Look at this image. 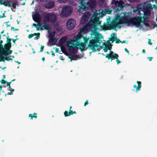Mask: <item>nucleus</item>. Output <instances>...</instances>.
Segmentation results:
<instances>
[{
    "label": "nucleus",
    "instance_id": "obj_1",
    "mask_svg": "<svg viewBox=\"0 0 157 157\" xmlns=\"http://www.w3.org/2000/svg\"><path fill=\"white\" fill-rule=\"evenodd\" d=\"M94 29L91 30V40H90L88 47L87 48H89V49L92 50L93 52H96L98 50L99 44L100 45L102 42V39L103 37L101 34L98 32V28H91Z\"/></svg>",
    "mask_w": 157,
    "mask_h": 157
},
{
    "label": "nucleus",
    "instance_id": "obj_2",
    "mask_svg": "<svg viewBox=\"0 0 157 157\" xmlns=\"http://www.w3.org/2000/svg\"><path fill=\"white\" fill-rule=\"evenodd\" d=\"M82 36H83L81 34L78 35L74 37L72 40L67 41L66 47L69 52H71L73 54L77 52L78 48L76 47V46L79 45L80 43L79 40Z\"/></svg>",
    "mask_w": 157,
    "mask_h": 157
},
{
    "label": "nucleus",
    "instance_id": "obj_3",
    "mask_svg": "<svg viewBox=\"0 0 157 157\" xmlns=\"http://www.w3.org/2000/svg\"><path fill=\"white\" fill-rule=\"evenodd\" d=\"M96 4L97 2L95 0H89L87 2L84 1L83 3L82 1H81L80 3L81 6H78L79 8V12L83 14L84 11H87L90 9L93 12V9L95 7Z\"/></svg>",
    "mask_w": 157,
    "mask_h": 157
},
{
    "label": "nucleus",
    "instance_id": "obj_4",
    "mask_svg": "<svg viewBox=\"0 0 157 157\" xmlns=\"http://www.w3.org/2000/svg\"><path fill=\"white\" fill-rule=\"evenodd\" d=\"M157 5V3L152 0L150 2L144 3L142 8V11L144 12V16H149L151 14V9L154 8L153 5Z\"/></svg>",
    "mask_w": 157,
    "mask_h": 157
},
{
    "label": "nucleus",
    "instance_id": "obj_5",
    "mask_svg": "<svg viewBox=\"0 0 157 157\" xmlns=\"http://www.w3.org/2000/svg\"><path fill=\"white\" fill-rule=\"evenodd\" d=\"M117 20L118 21V23L119 25L125 24H128V26L131 25H133L134 22L133 17H129L125 15H124L122 17L119 16L117 18L116 20Z\"/></svg>",
    "mask_w": 157,
    "mask_h": 157
},
{
    "label": "nucleus",
    "instance_id": "obj_6",
    "mask_svg": "<svg viewBox=\"0 0 157 157\" xmlns=\"http://www.w3.org/2000/svg\"><path fill=\"white\" fill-rule=\"evenodd\" d=\"M125 6V2L121 0L117 1L111 5V7L113 11L117 12L123 9Z\"/></svg>",
    "mask_w": 157,
    "mask_h": 157
},
{
    "label": "nucleus",
    "instance_id": "obj_7",
    "mask_svg": "<svg viewBox=\"0 0 157 157\" xmlns=\"http://www.w3.org/2000/svg\"><path fill=\"white\" fill-rule=\"evenodd\" d=\"M44 19L45 21L54 24L57 21L58 17L54 13H48L45 14Z\"/></svg>",
    "mask_w": 157,
    "mask_h": 157
},
{
    "label": "nucleus",
    "instance_id": "obj_8",
    "mask_svg": "<svg viewBox=\"0 0 157 157\" xmlns=\"http://www.w3.org/2000/svg\"><path fill=\"white\" fill-rule=\"evenodd\" d=\"M107 23L105 22L104 23L103 26H101L102 30H111L112 29H114L119 25L118 23L116 21H113L111 22L110 24H109V21H107Z\"/></svg>",
    "mask_w": 157,
    "mask_h": 157
},
{
    "label": "nucleus",
    "instance_id": "obj_9",
    "mask_svg": "<svg viewBox=\"0 0 157 157\" xmlns=\"http://www.w3.org/2000/svg\"><path fill=\"white\" fill-rule=\"evenodd\" d=\"M134 22L133 25H135L137 28H141L142 25L140 24L141 23L144 24V25L146 23L144 20H143L142 17H133Z\"/></svg>",
    "mask_w": 157,
    "mask_h": 157
},
{
    "label": "nucleus",
    "instance_id": "obj_10",
    "mask_svg": "<svg viewBox=\"0 0 157 157\" xmlns=\"http://www.w3.org/2000/svg\"><path fill=\"white\" fill-rule=\"evenodd\" d=\"M72 11V8L69 6H66L63 8L61 12V16L63 17H67L69 16Z\"/></svg>",
    "mask_w": 157,
    "mask_h": 157
},
{
    "label": "nucleus",
    "instance_id": "obj_11",
    "mask_svg": "<svg viewBox=\"0 0 157 157\" xmlns=\"http://www.w3.org/2000/svg\"><path fill=\"white\" fill-rule=\"evenodd\" d=\"M101 21H99V18L97 17H94L93 20L88 23V26L90 28H95L98 25H100Z\"/></svg>",
    "mask_w": 157,
    "mask_h": 157
},
{
    "label": "nucleus",
    "instance_id": "obj_12",
    "mask_svg": "<svg viewBox=\"0 0 157 157\" xmlns=\"http://www.w3.org/2000/svg\"><path fill=\"white\" fill-rule=\"evenodd\" d=\"M76 24L75 20L70 18L68 19L67 22L66 26L68 29L71 30L74 29Z\"/></svg>",
    "mask_w": 157,
    "mask_h": 157
},
{
    "label": "nucleus",
    "instance_id": "obj_13",
    "mask_svg": "<svg viewBox=\"0 0 157 157\" xmlns=\"http://www.w3.org/2000/svg\"><path fill=\"white\" fill-rule=\"evenodd\" d=\"M82 17L80 20V23L81 24H84L87 22L90 17V13L89 12L84 11Z\"/></svg>",
    "mask_w": 157,
    "mask_h": 157
},
{
    "label": "nucleus",
    "instance_id": "obj_14",
    "mask_svg": "<svg viewBox=\"0 0 157 157\" xmlns=\"http://www.w3.org/2000/svg\"><path fill=\"white\" fill-rule=\"evenodd\" d=\"M33 20L35 22H40L41 21V17L39 13L37 12L32 15Z\"/></svg>",
    "mask_w": 157,
    "mask_h": 157
},
{
    "label": "nucleus",
    "instance_id": "obj_15",
    "mask_svg": "<svg viewBox=\"0 0 157 157\" xmlns=\"http://www.w3.org/2000/svg\"><path fill=\"white\" fill-rule=\"evenodd\" d=\"M107 42L108 43V44L106 45L105 47H103V50L105 52H107L108 50H111L112 46V45L110 42L109 40H108Z\"/></svg>",
    "mask_w": 157,
    "mask_h": 157
},
{
    "label": "nucleus",
    "instance_id": "obj_16",
    "mask_svg": "<svg viewBox=\"0 0 157 157\" xmlns=\"http://www.w3.org/2000/svg\"><path fill=\"white\" fill-rule=\"evenodd\" d=\"M7 44H5L4 45V48L3 47V46L0 43V49L2 52L5 51L8 49H9L11 47V45H7Z\"/></svg>",
    "mask_w": 157,
    "mask_h": 157
},
{
    "label": "nucleus",
    "instance_id": "obj_17",
    "mask_svg": "<svg viewBox=\"0 0 157 157\" xmlns=\"http://www.w3.org/2000/svg\"><path fill=\"white\" fill-rule=\"evenodd\" d=\"M54 3L52 1H50L46 4L45 7L48 9H52L54 7Z\"/></svg>",
    "mask_w": 157,
    "mask_h": 157
},
{
    "label": "nucleus",
    "instance_id": "obj_18",
    "mask_svg": "<svg viewBox=\"0 0 157 157\" xmlns=\"http://www.w3.org/2000/svg\"><path fill=\"white\" fill-rule=\"evenodd\" d=\"M119 57L118 55L117 54H114V55H106L105 56L108 59H111V61L113 60H114L117 58V57Z\"/></svg>",
    "mask_w": 157,
    "mask_h": 157
},
{
    "label": "nucleus",
    "instance_id": "obj_19",
    "mask_svg": "<svg viewBox=\"0 0 157 157\" xmlns=\"http://www.w3.org/2000/svg\"><path fill=\"white\" fill-rule=\"evenodd\" d=\"M86 45V44H85L84 43H79V44L78 45H77L76 47L77 46H78L80 49L81 50V51H83L85 50H86V49H87V48H86V49H85V46Z\"/></svg>",
    "mask_w": 157,
    "mask_h": 157
},
{
    "label": "nucleus",
    "instance_id": "obj_20",
    "mask_svg": "<svg viewBox=\"0 0 157 157\" xmlns=\"http://www.w3.org/2000/svg\"><path fill=\"white\" fill-rule=\"evenodd\" d=\"M138 84V86H137L136 85H134L133 86V88H136V91L137 92L138 91L140 90V88L141 87V82L140 81H137L136 82Z\"/></svg>",
    "mask_w": 157,
    "mask_h": 157
},
{
    "label": "nucleus",
    "instance_id": "obj_21",
    "mask_svg": "<svg viewBox=\"0 0 157 157\" xmlns=\"http://www.w3.org/2000/svg\"><path fill=\"white\" fill-rule=\"evenodd\" d=\"M34 36H36L35 38L36 40H38L40 38V33H34L30 34L28 35V38L29 39H31Z\"/></svg>",
    "mask_w": 157,
    "mask_h": 157
},
{
    "label": "nucleus",
    "instance_id": "obj_22",
    "mask_svg": "<svg viewBox=\"0 0 157 157\" xmlns=\"http://www.w3.org/2000/svg\"><path fill=\"white\" fill-rule=\"evenodd\" d=\"M69 58L71 59L70 61H72V60H76L78 59H79L80 58L79 57V55L77 54L75 55H70L69 56Z\"/></svg>",
    "mask_w": 157,
    "mask_h": 157
},
{
    "label": "nucleus",
    "instance_id": "obj_23",
    "mask_svg": "<svg viewBox=\"0 0 157 157\" xmlns=\"http://www.w3.org/2000/svg\"><path fill=\"white\" fill-rule=\"evenodd\" d=\"M12 52V51L10 50L9 49L5 51L1 52V54L3 56H6L10 54Z\"/></svg>",
    "mask_w": 157,
    "mask_h": 157
},
{
    "label": "nucleus",
    "instance_id": "obj_24",
    "mask_svg": "<svg viewBox=\"0 0 157 157\" xmlns=\"http://www.w3.org/2000/svg\"><path fill=\"white\" fill-rule=\"evenodd\" d=\"M67 37L66 36H64L59 39V44L61 45L63 44L65 41L67 40Z\"/></svg>",
    "mask_w": 157,
    "mask_h": 157
},
{
    "label": "nucleus",
    "instance_id": "obj_25",
    "mask_svg": "<svg viewBox=\"0 0 157 157\" xmlns=\"http://www.w3.org/2000/svg\"><path fill=\"white\" fill-rule=\"evenodd\" d=\"M61 51L65 55H68V52L66 50V48L65 46H62L61 47Z\"/></svg>",
    "mask_w": 157,
    "mask_h": 157
},
{
    "label": "nucleus",
    "instance_id": "obj_26",
    "mask_svg": "<svg viewBox=\"0 0 157 157\" xmlns=\"http://www.w3.org/2000/svg\"><path fill=\"white\" fill-rule=\"evenodd\" d=\"M11 2L10 1L7 0L6 1H4V2L3 5L6 6L11 7Z\"/></svg>",
    "mask_w": 157,
    "mask_h": 157
},
{
    "label": "nucleus",
    "instance_id": "obj_27",
    "mask_svg": "<svg viewBox=\"0 0 157 157\" xmlns=\"http://www.w3.org/2000/svg\"><path fill=\"white\" fill-rule=\"evenodd\" d=\"M88 31L87 27L85 26L80 30V32L82 33H86Z\"/></svg>",
    "mask_w": 157,
    "mask_h": 157
},
{
    "label": "nucleus",
    "instance_id": "obj_28",
    "mask_svg": "<svg viewBox=\"0 0 157 157\" xmlns=\"http://www.w3.org/2000/svg\"><path fill=\"white\" fill-rule=\"evenodd\" d=\"M37 113H34L33 114H30L29 115V117H30V119L33 120V118H35L36 119L37 117V116L36 115Z\"/></svg>",
    "mask_w": 157,
    "mask_h": 157
},
{
    "label": "nucleus",
    "instance_id": "obj_29",
    "mask_svg": "<svg viewBox=\"0 0 157 157\" xmlns=\"http://www.w3.org/2000/svg\"><path fill=\"white\" fill-rule=\"evenodd\" d=\"M57 40L58 39L57 38L54 37L50 39L49 42L52 43H54V44H55L57 42Z\"/></svg>",
    "mask_w": 157,
    "mask_h": 157
},
{
    "label": "nucleus",
    "instance_id": "obj_30",
    "mask_svg": "<svg viewBox=\"0 0 157 157\" xmlns=\"http://www.w3.org/2000/svg\"><path fill=\"white\" fill-rule=\"evenodd\" d=\"M55 31H53L50 33H49L48 37L50 38V39L55 37Z\"/></svg>",
    "mask_w": 157,
    "mask_h": 157
},
{
    "label": "nucleus",
    "instance_id": "obj_31",
    "mask_svg": "<svg viewBox=\"0 0 157 157\" xmlns=\"http://www.w3.org/2000/svg\"><path fill=\"white\" fill-rule=\"evenodd\" d=\"M82 38L84 42L83 43L86 44L89 40V38H87L86 36H82Z\"/></svg>",
    "mask_w": 157,
    "mask_h": 157
},
{
    "label": "nucleus",
    "instance_id": "obj_32",
    "mask_svg": "<svg viewBox=\"0 0 157 157\" xmlns=\"http://www.w3.org/2000/svg\"><path fill=\"white\" fill-rule=\"evenodd\" d=\"M105 12L108 14H111L112 12V10L109 8H105Z\"/></svg>",
    "mask_w": 157,
    "mask_h": 157
},
{
    "label": "nucleus",
    "instance_id": "obj_33",
    "mask_svg": "<svg viewBox=\"0 0 157 157\" xmlns=\"http://www.w3.org/2000/svg\"><path fill=\"white\" fill-rule=\"evenodd\" d=\"M4 56L1 54V52L0 53V62L2 61L5 62L6 59H5V57H4Z\"/></svg>",
    "mask_w": 157,
    "mask_h": 157
},
{
    "label": "nucleus",
    "instance_id": "obj_34",
    "mask_svg": "<svg viewBox=\"0 0 157 157\" xmlns=\"http://www.w3.org/2000/svg\"><path fill=\"white\" fill-rule=\"evenodd\" d=\"M9 37L8 36L7 37L6 42L7 43L6 44H7V45H11V39L9 38Z\"/></svg>",
    "mask_w": 157,
    "mask_h": 157
},
{
    "label": "nucleus",
    "instance_id": "obj_35",
    "mask_svg": "<svg viewBox=\"0 0 157 157\" xmlns=\"http://www.w3.org/2000/svg\"><path fill=\"white\" fill-rule=\"evenodd\" d=\"M17 2H15L14 3L11 4V7L12 6L13 9H15L16 8Z\"/></svg>",
    "mask_w": 157,
    "mask_h": 157
},
{
    "label": "nucleus",
    "instance_id": "obj_36",
    "mask_svg": "<svg viewBox=\"0 0 157 157\" xmlns=\"http://www.w3.org/2000/svg\"><path fill=\"white\" fill-rule=\"evenodd\" d=\"M10 89H8V90H9L11 92L10 93H8V94L9 95H12L13 94V92L14 91V89H12L11 87H10V88H9Z\"/></svg>",
    "mask_w": 157,
    "mask_h": 157
},
{
    "label": "nucleus",
    "instance_id": "obj_37",
    "mask_svg": "<svg viewBox=\"0 0 157 157\" xmlns=\"http://www.w3.org/2000/svg\"><path fill=\"white\" fill-rule=\"evenodd\" d=\"M112 34L113 35V38H109V39H110V40L112 42V43H113L114 41L115 40V38L114 36H115V34L114 33H112Z\"/></svg>",
    "mask_w": 157,
    "mask_h": 157
},
{
    "label": "nucleus",
    "instance_id": "obj_38",
    "mask_svg": "<svg viewBox=\"0 0 157 157\" xmlns=\"http://www.w3.org/2000/svg\"><path fill=\"white\" fill-rule=\"evenodd\" d=\"M43 27L44 29L48 30L49 29V28L48 25H43Z\"/></svg>",
    "mask_w": 157,
    "mask_h": 157
},
{
    "label": "nucleus",
    "instance_id": "obj_39",
    "mask_svg": "<svg viewBox=\"0 0 157 157\" xmlns=\"http://www.w3.org/2000/svg\"><path fill=\"white\" fill-rule=\"evenodd\" d=\"M115 40L116 41V44H119L121 42V41L119 39H117V37H115Z\"/></svg>",
    "mask_w": 157,
    "mask_h": 157
},
{
    "label": "nucleus",
    "instance_id": "obj_40",
    "mask_svg": "<svg viewBox=\"0 0 157 157\" xmlns=\"http://www.w3.org/2000/svg\"><path fill=\"white\" fill-rule=\"evenodd\" d=\"M10 56L8 57H5V59L7 61H9L10 60H12L13 59L10 58Z\"/></svg>",
    "mask_w": 157,
    "mask_h": 157
},
{
    "label": "nucleus",
    "instance_id": "obj_41",
    "mask_svg": "<svg viewBox=\"0 0 157 157\" xmlns=\"http://www.w3.org/2000/svg\"><path fill=\"white\" fill-rule=\"evenodd\" d=\"M64 115L65 116V117H67L69 116V112L67 111H65L64 112Z\"/></svg>",
    "mask_w": 157,
    "mask_h": 157
},
{
    "label": "nucleus",
    "instance_id": "obj_42",
    "mask_svg": "<svg viewBox=\"0 0 157 157\" xmlns=\"http://www.w3.org/2000/svg\"><path fill=\"white\" fill-rule=\"evenodd\" d=\"M7 82L6 81H5L3 79H2V80H1L0 81V82L2 84H6V83Z\"/></svg>",
    "mask_w": 157,
    "mask_h": 157
},
{
    "label": "nucleus",
    "instance_id": "obj_43",
    "mask_svg": "<svg viewBox=\"0 0 157 157\" xmlns=\"http://www.w3.org/2000/svg\"><path fill=\"white\" fill-rule=\"evenodd\" d=\"M116 54L114 53L113 51H110L109 54H107L106 55H114V54Z\"/></svg>",
    "mask_w": 157,
    "mask_h": 157
},
{
    "label": "nucleus",
    "instance_id": "obj_44",
    "mask_svg": "<svg viewBox=\"0 0 157 157\" xmlns=\"http://www.w3.org/2000/svg\"><path fill=\"white\" fill-rule=\"evenodd\" d=\"M6 12V11H4V13L2 14H3L2 15L0 16V19L1 18H2L3 17H6V16H5V13Z\"/></svg>",
    "mask_w": 157,
    "mask_h": 157
},
{
    "label": "nucleus",
    "instance_id": "obj_45",
    "mask_svg": "<svg viewBox=\"0 0 157 157\" xmlns=\"http://www.w3.org/2000/svg\"><path fill=\"white\" fill-rule=\"evenodd\" d=\"M93 15L94 17H97V16L98 15V12L97 10H96L93 13Z\"/></svg>",
    "mask_w": 157,
    "mask_h": 157
},
{
    "label": "nucleus",
    "instance_id": "obj_46",
    "mask_svg": "<svg viewBox=\"0 0 157 157\" xmlns=\"http://www.w3.org/2000/svg\"><path fill=\"white\" fill-rule=\"evenodd\" d=\"M12 82V81H11L10 82H6V84H7V86H8L9 88H10V83H11Z\"/></svg>",
    "mask_w": 157,
    "mask_h": 157
},
{
    "label": "nucleus",
    "instance_id": "obj_47",
    "mask_svg": "<svg viewBox=\"0 0 157 157\" xmlns=\"http://www.w3.org/2000/svg\"><path fill=\"white\" fill-rule=\"evenodd\" d=\"M69 0H60V1L63 3H66Z\"/></svg>",
    "mask_w": 157,
    "mask_h": 157
},
{
    "label": "nucleus",
    "instance_id": "obj_48",
    "mask_svg": "<svg viewBox=\"0 0 157 157\" xmlns=\"http://www.w3.org/2000/svg\"><path fill=\"white\" fill-rule=\"evenodd\" d=\"M116 59V62H117V64H119L121 63V61L119 60L118 59V57H117Z\"/></svg>",
    "mask_w": 157,
    "mask_h": 157
},
{
    "label": "nucleus",
    "instance_id": "obj_49",
    "mask_svg": "<svg viewBox=\"0 0 157 157\" xmlns=\"http://www.w3.org/2000/svg\"><path fill=\"white\" fill-rule=\"evenodd\" d=\"M44 48V46L41 45L40 50V52H42L43 51Z\"/></svg>",
    "mask_w": 157,
    "mask_h": 157
},
{
    "label": "nucleus",
    "instance_id": "obj_50",
    "mask_svg": "<svg viewBox=\"0 0 157 157\" xmlns=\"http://www.w3.org/2000/svg\"><path fill=\"white\" fill-rule=\"evenodd\" d=\"M72 113H73L72 110L70 109V110L69 112V113H68L69 115V116H70L71 115H72L73 114Z\"/></svg>",
    "mask_w": 157,
    "mask_h": 157
},
{
    "label": "nucleus",
    "instance_id": "obj_51",
    "mask_svg": "<svg viewBox=\"0 0 157 157\" xmlns=\"http://www.w3.org/2000/svg\"><path fill=\"white\" fill-rule=\"evenodd\" d=\"M148 43L150 44V45H151L152 44V43L151 42V40L150 39H148Z\"/></svg>",
    "mask_w": 157,
    "mask_h": 157
},
{
    "label": "nucleus",
    "instance_id": "obj_52",
    "mask_svg": "<svg viewBox=\"0 0 157 157\" xmlns=\"http://www.w3.org/2000/svg\"><path fill=\"white\" fill-rule=\"evenodd\" d=\"M89 104L88 103V100H86V101L85 102L84 104V106H85L87 105H88Z\"/></svg>",
    "mask_w": 157,
    "mask_h": 157
},
{
    "label": "nucleus",
    "instance_id": "obj_53",
    "mask_svg": "<svg viewBox=\"0 0 157 157\" xmlns=\"http://www.w3.org/2000/svg\"><path fill=\"white\" fill-rule=\"evenodd\" d=\"M105 0H99V3H101L102 4H103L105 2Z\"/></svg>",
    "mask_w": 157,
    "mask_h": 157
},
{
    "label": "nucleus",
    "instance_id": "obj_54",
    "mask_svg": "<svg viewBox=\"0 0 157 157\" xmlns=\"http://www.w3.org/2000/svg\"><path fill=\"white\" fill-rule=\"evenodd\" d=\"M17 40H18V39L17 38L16 39H11V40L13 41V43L14 44L15 43L16 41Z\"/></svg>",
    "mask_w": 157,
    "mask_h": 157
},
{
    "label": "nucleus",
    "instance_id": "obj_55",
    "mask_svg": "<svg viewBox=\"0 0 157 157\" xmlns=\"http://www.w3.org/2000/svg\"><path fill=\"white\" fill-rule=\"evenodd\" d=\"M138 8H137L136 9L133 10V13H136V12L138 11Z\"/></svg>",
    "mask_w": 157,
    "mask_h": 157
},
{
    "label": "nucleus",
    "instance_id": "obj_56",
    "mask_svg": "<svg viewBox=\"0 0 157 157\" xmlns=\"http://www.w3.org/2000/svg\"><path fill=\"white\" fill-rule=\"evenodd\" d=\"M144 25L147 28H148V27H149L150 26V25L148 23H145Z\"/></svg>",
    "mask_w": 157,
    "mask_h": 157
},
{
    "label": "nucleus",
    "instance_id": "obj_57",
    "mask_svg": "<svg viewBox=\"0 0 157 157\" xmlns=\"http://www.w3.org/2000/svg\"><path fill=\"white\" fill-rule=\"evenodd\" d=\"M37 26L40 27L41 26V23L40 22H37Z\"/></svg>",
    "mask_w": 157,
    "mask_h": 157
},
{
    "label": "nucleus",
    "instance_id": "obj_58",
    "mask_svg": "<svg viewBox=\"0 0 157 157\" xmlns=\"http://www.w3.org/2000/svg\"><path fill=\"white\" fill-rule=\"evenodd\" d=\"M124 50H125V51L127 52V53H128V54H129V51H128V50L126 48H125L124 49Z\"/></svg>",
    "mask_w": 157,
    "mask_h": 157
},
{
    "label": "nucleus",
    "instance_id": "obj_59",
    "mask_svg": "<svg viewBox=\"0 0 157 157\" xmlns=\"http://www.w3.org/2000/svg\"><path fill=\"white\" fill-rule=\"evenodd\" d=\"M147 59H149V60L150 61H151L152 59H153V57H147Z\"/></svg>",
    "mask_w": 157,
    "mask_h": 157
},
{
    "label": "nucleus",
    "instance_id": "obj_60",
    "mask_svg": "<svg viewBox=\"0 0 157 157\" xmlns=\"http://www.w3.org/2000/svg\"><path fill=\"white\" fill-rule=\"evenodd\" d=\"M117 1V0H112V1L111 2V4L112 5L113 4V3H114L115 2H116V1Z\"/></svg>",
    "mask_w": 157,
    "mask_h": 157
},
{
    "label": "nucleus",
    "instance_id": "obj_61",
    "mask_svg": "<svg viewBox=\"0 0 157 157\" xmlns=\"http://www.w3.org/2000/svg\"><path fill=\"white\" fill-rule=\"evenodd\" d=\"M55 51H56V52H59V48H56V49Z\"/></svg>",
    "mask_w": 157,
    "mask_h": 157
},
{
    "label": "nucleus",
    "instance_id": "obj_62",
    "mask_svg": "<svg viewBox=\"0 0 157 157\" xmlns=\"http://www.w3.org/2000/svg\"><path fill=\"white\" fill-rule=\"evenodd\" d=\"M52 52V56H55V54L54 53V52L53 51H51V52Z\"/></svg>",
    "mask_w": 157,
    "mask_h": 157
},
{
    "label": "nucleus",
    "instance_id": "obj_63",
    "mask_svg": "<svg viewBox=\"0 0 157 157\" xmlns=\"http://www.w3.org/2000/svg\"><path fill=\"white\" fill-rule=\"evenodd\" d=\"M153 26L154 28L155 27H157V24L155 23L153 24Z\"/></svg>",
    "mask_w": 157,
    "mask_h": 157
},
{
    "label": "nucleus",
    "instance_id": "obj_64",
    "mask_svg": "<svg viewBox=\"0 0 157 157\" xmlns=\"http://www.w3.org/2000/svg\"><path fill=\"white\" fill-rule=\"evenodd\" d=\"M4 1H3L2 0H1V1H0V4H2V5H3V3H4Z\"/></svg>",
    "mask_w": 157,
    "mask_h": 157
}]
</instances>
